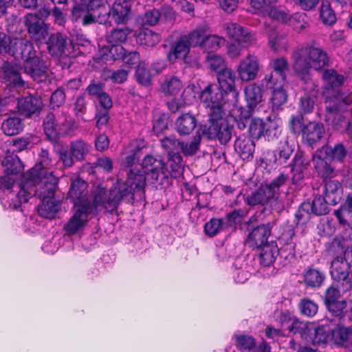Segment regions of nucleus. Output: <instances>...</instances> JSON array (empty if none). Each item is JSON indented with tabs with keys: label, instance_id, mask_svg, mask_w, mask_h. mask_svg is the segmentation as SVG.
I'll return each instance as SVG.
<instances>
[{
	"label": "nucleus",
	"instance_id": "nucleus-1",
	"mask_svg": "<svg viewBox=\"0 0 352 352\" xmlns=\"http://www.w3.org/2000/svg\"><path fill=\"white\" fill-rule=\"evenodd\" d=\"M28 179L26 173L23 175L19 191L16 195L12 193L14 186L13 180L9 177L0 179V190L7 192L8 199L2 198L1 204L5 208L17 210L22 203H26L33 196L40 199L50 198L54 195L58 183V178L52 172H40L39 176Z\"/></svg>",
	"mask_w": 352,
	"mask_h": 352
},
{
	"label": "nucleus",
	"instance_id": "nucleus-2",
	"mask_svg": "<svg viewBox=\"0 0 352 352\" xmlns=\"http://www.w3.org/2000/svg\"><path fill=\"white\" fill-rule=\"evenodd\" d=\"M145 186V175L139 169L131 168L126 181L117 180L109 191L99 185L94 191V201L107 212L113 213L122 199L142 200L144 197Z\"/></svg>",
	"mask_w": 352,
	"mask_h": 352
},
{
	"label": "nucleus",
	"instance_id": "nucleus-3",
	"mask_svg": "<svg viewBox=\"0 0 352 352\" xmlns=\"http://www.w3.org/2000/svg\"><path fill=\"white\" fill-rule=\"evenodd\" d=\"M324 86L322 94L324 97V104L327 115V122L331 119L333 130L338 132H351V123L348 119L342 117L338 113L345 111L348 106L352 104V96L346 94L340 91L344 84V77L336 70L325 69L322 74Z\"/></svg>",
	"mask_w": 352,
	"mask_h": 352
},
{
	"label": "nucleus",
	"instance_id": "nucleus-4",
	"mask_svg": "<svg viewBox=\"0 0 352 352\" xmlns=\"http://www.w3.org/2000/svg\"><path fill=\"white\" fill-rule=\"evenodd\" d=\"M199 99L210 111L208 122L201 123L196 132H230L233 126L230 124V118H226L224 116L226 111L231 116L235 114L238 106L236 103L232 104V98L226 96L217 85L209 84L200 92Z\"/></svg>",
	"mask_w": 352,
	"mask_h": 352
},
{
	"label": "nucleus",
	"instance_id": "nucleus-5",
	"mask_svg": "<svg viewBox=\"0 0 352 352\" xmlns=\"http://www.w3.org/2000/svg\"><path fill=\"white\" fill-rule=\"evenodd\" d=\"M88 184L80 179H76L72 182L68 192V197L74 204L71 210L72 215L65 223L63 230L67 235H74L81 232L87 223L98 213V208H104L98 205L94 201V191H92L93 203L88 197Z\"/></svg>",
	"mask_w": 352,
	"mask_h": 352
},
{
	"label": "nucleus",
	"instance_id": "nucleus-6",
	"mask_svg": "<svg viewBox=\"0 0 352 352\" xmlns=\"http://www.w3.org/2000/svg\"><path fill=\"white\" fill-rule=\"evenodd\" d=\"M293 69L294 72L305 79L309 80V71L322 70L329 65V58L325 51L316 43H307L297 47L292 53Z\"/></svg>",
	"mask_w": 352,
	"mask_h": 352
},
{
	"label": "nucleus",
	"instance_id": "nucleus-7",
	"mask_svg": "<svg viewBox=\"0 0 352 352\" xmlns=\"http://www.w3.org/2000/svg\"><path fill=\"white\" fill-rule=\"evenodd\" d=\"M16 43L20 48L14 51L15 58H21L24 60L23 68L27 74L35 81H42L45 78L47 66L45 63L36 55L32 43L26 39L19 40Z\"/></svg>",
	"mask_w": 352,
	"mask_h": 352
},
{
	"label": "nucleus",
	"instance_id": "nucleus-8",
	"mask_svg": "<svg viewBox=\"0 0 352 352\" xmlns=\"http://www.w3.org/2000/svg\"><path fill=\"white\" fill-rule=\"evenodd\" d=\"M28 144L29 140L27 138L14 139L12 141V145L15 150L12 152L7 150L4 155L1 157V164L7 175H16L23 170V165L19 157L14 154V151H21L25 149Z\"/></svg>",
	"mask_w": 352,
	"mask_h": 352
},
{
	"label": "nucleus",
	"instance_id": "nucleus-9",
	"mask_svg": "<svg viewBox=\"0 0 352 352\" xmlns=\"http://www.w3.org/2000/svg\"><path fill=\"white\" fill-rule=\"evenodd\" d=\"M252 111L243 112L241 107L236 108L235 114L230 118V124L233 126L230 132L234 130V124L240 131L244 130L248 126V132H265V122L258 118H250Z\"/></svg>",
	"mask_w": 352,
	"mask_h": 352
},
{
	"label": "nucleus",
	"instance_id": "nucleus-10",
	"mask_svg": "<svg viewBox=\"0 0 352 352\" xmlns=\"http://www.w3.org/2000/svg\"><path fill=\"white\" fill-rule=\"evenodd\" d=\"M329 146H322L313 154L312 162L317 175L323 179L336 176V168L328 157Z\"/></svg>",
	"mask_w": 352,
	"mask_h": 352
},
{
	"label": "nucleus",
	"instance_id": "nucleus-11",
	"mask_svg": "<svg viewBox=\"0 0 352 352\" xmlns=\"http://www.w3.org/2000/svg\"><path fill=\"white\" fill-rule=\"evenodd\" d=\"M347 253L344 254L346 257ZM350 267L344 257H337L331 265V275L338 283L342 284V290L347 292L352 288V276L350 274Z\"/></svg>",
	"mask_w": 352,
	"mask_h": 352
},
{
	"label": "nucleus",
	"instance_id": "nucleus-12",
	"mask_svg": "<svg viewBox=\"0 0 352 352\" xmlns=\"http://www.w3.org/2000/svg\"><path fill=\"white\" fill-rule=\"evenodd\" d=\"M72 19L82 25H89L96 22L100 24L107 23L106 14H102V10H91L90 8L76 4L72 10Z\"/></svg>",
	"mask_w": 352,
	"mask_h": 352
},
{
	"label": "nucleus",
	"instance_id": "nucleus-13",
	"mask_svg": "<svg viewBox=\"0 0 352 352\" xmlns=\"http://www.w3.org/2000/svg\"><path fill=\"white\" fill-rule=\"evenodd\" d=\"M256 133H241L234 142V149L243 160H249L252 158L254 152V142L253 138ZM257 139L263 138L270 140L272 133H256Z\"/></svg>",
	"mask_w": 352,
	"mask_h": 352
},
{
	"label": "nucleus",
	"instance_id": "nucleus-14",
	"mask_svg": "<svg viewBox=\"0 0 352 352\" xmlns=\"http://www.w3.org/2000/svg\"><path fill=\"white\" fill-rule=\"evenodd\" d=\"M144 174H146L155 182L162 184L164 179H168V174L165 170L164 163L160 159L152 155H146L142 162Z\"/></svg>",
	"mask_w": 352,
	"mask_h": 352
},
{
	"label": "nucleus",
	"instance_id": "nucleus-15",
	"mask_svg": "<svg viewBox=\"0 0 352 352\" xmlns=\"http://www.w3.org/2000/svg\"><path fill=\"white\" fill-rule=\"evenodd\" d=\"M25 25L33 40L40 43L46 42L47 27L38 14H28L25 17Z\"/></svg>",
	"mask_w": 352,
	"mask_h": 352
},
{
	"label": "nucleus",
	"instance_id": "nucleus-16",
	"mask_svg": "<svg viewBox=\"0 0 352 352\" xmlns=\"http://www.w3.org/2000/svg\"><path fill=\"white\" fill-rule=\"evenodd\" d=\"M331 343L346 349H352V329L340 321L331 319Z\"/></svg>",
	"mask_w": 352,
	"mask_h": 352
},
{
	"label": "nucleus",
	"instance_id": "nucleus-17",
	"mask_svg": "<svg viewBox=\"0 0 352 352\" xmlns=\"http://www.w3.org/2000/svg\"><path fill=\"white\" fill-rule=\"evenodd\" d=\"M235 73L231 69L226 68L217 72V86L222 90L226 96L232 98V104H234L238 101V92L235 88Z\"/></svg>",
	"mask_w": 352,
	"mask_h": 352
},
{
	"label": "nucleus",
	"instance_id": "nucleus-18",
	"mask_svg": "<svg viewBox=\"0 0 352 352\" xmlns=\"http://www.w3.org/2000/svg\"><path fill=\"white\" fill-rule=\"evenodd\" d=\"M103 10V14H106L107 21L109 16H111L116 23L122 24L129 19L131 5L128 0H116L108 12L104 8Z\"/></svg>",
	"mask_w": 352,
	"mask_h": 352
},
{
	"label": "nucleus",
	"instance_id": "nucleus-19",
	"mask_svg": "<svg viewBox=\"0 0 352 352\" xmlns=\"http://www.w3.org/2000/svg\"><path fill=\"white\" fill-rule=\"evenodd\" d=\"M271 234V228L269 224H263L253 228L248 235L245 243L248 246L254 249L261 248L268 241Z\"/></svg>",
	"mask_w": 352,
	"mask_h": 352
},
{
	"label": "nucleus",
	"instance_id": "nucleus-20",
	"mask_svg": "<svg viewBox=\"0 0 352 352\" xmlns=\"http://www.w3.org/2000/svg\"><path fill=\"white\" fill-rule=\"evenodd\" d=\"M310 161L301 151L296 153L289 164L292 174V183L299 184L305 178V173L309 166Z\"/></svg>",
	"mask_w": 352,
	"mask_h": 352
},
{
	"label": "nucleus",
	"instance_id": "nucleus-21",
	"mask_svg": "<svg viewBox=\"0 0 352 352\" xmlns=\"http://www.w3.org/2000/svg\"><path fill=\"white\" fill-rule=\"evenodd\" d=\"M42 104L41 98L32 94L17 98L18 111L27 118L38 113L41 110Z\"/></svg>",
	"mask_w": 352,
	"mask_h": 352
},
{
	"label": "nucleus",
	"instance_id": "nucleus-22",
	"mask_svg": "<svg viewBox=\"0 0 352 352\" xmlns=\"http://www.w3.org/2000/svg\"><path fill=\"white\" fill-rule=\"evenodd\" d=\"M331 319L322 320L317 327H313L309 342L316 346H324L331 343Z\"/></svg>",
	"mask_w": 352,
	"mask_h": 352
},
{
	"label": "nucleus",
	"instance_id": "nucleus-23",
	"mask_svg": "<svg viewBox=\"0 0 352 352\" xmlns=\"http://www.w3.org/2000/svg\"><path fill=\"white\" fill-rule=\"evenodd\" d=\"M259 65L256 56L248 55L238 66V73L243 81L254 80L258 72Z\"/></svg>",
	"mask_w": 352,
	"mask_h": 352
},
{
	"label": "nucleus",
	"instance_id": "nucleus-24",
	"mask_svg": "<svg viewBox=\"0 0 352 352\" xmlns=\"http://www.w3.org/2000/svg\"><path fill=\"white\" fill-rule=\"evenodd\" d=\"M292 132H322L323 124L318 122L305 124L301 114L292 116L289 122Z\"/></svg>",
	"mask_w": 352,
	"mask_h": 352
},
{
	"label": "nucleus",
	"instance_id": "nucleus-25",
	"mask_svg": "<svg viewBox=\"0 0 352 352\" xmlns=\"http://www.w3.org/2000/svg\"><path fill=\"white\" fill-rule=\"evenodd\" d=\"M146 148V144L143 139H138L131 141L126 148L124 164L127 167H131L139 161L144 153V149Z\"/></svg>",
	"mask_w": 352,
	"mask_h": 352
},
{
	"label": "nucleus",
	"instance_id": "nucleus-26",
	"mask_svg": "<svg viewBox=\"0 0 352 352\" xmlns=\"http://www.w3.org/2000/svg\"><path fill=\"white\" fill-rule=\"evenodd\" d=\"M47 45L49 53L57 57L65 55V47L67 43V36L57 33L52 34L45 42Z\"/></svg>",
	"mask_w": 352,
	"mask_h": 352
},
{
	"label": "nucleus",
	"instance_id": "nucleus-27",
	"mask_svg": "<svg viewBox=\"0 0 352 352\" xmlns=\"http://www.w3.org/2000/svg\"><path fill=\"white\" fill-rule=\"evenodd\" d=\"M61 204L53 197L41 199L38 207V214L46 219H54L60 210Z\"/></svg>",
	"mask_w": 352,
	"mask_h": 352
},
{
	"label": "nucleus",
	"instance_id": "nucleus-28",
	"mask_svg": "<svg viewBox=\"0 0 352 352\" xmlns=\"http://www.w3.org/2000/svg\"><path fill=\"white\" fill-rule=\"evenodd\" d=\"M334 214L340 224L352 228V192L347 195L345 202L335 210Z\"/></svg>",
	"mask_w": 352,
	"mask_h": 352
},
{
	"label": "nucleus",
	"instance_id": "nucleus-29",
	"mask_svg": "<svg viewBox=\"0 0 352 352\" xmlns=\"http://www.w3.org/2000/svg\"><path fill=\"white\" fill-rule=\"evenodd\" d=\"M324 197L330 205H336L342 199L343 190L341 184L337 180H329L324 186Z\"/></svg>",
	"mask_w": 352,
	"mask_h": 352
},
{
	"label": "nucleus",
	"instance_id": "nucleus-30",
	"mask_svg": "<svg viewBox=\"0 0 352 352\" xmlns=\"http://www.w3.org/2000/svg\"><path fill=\"white\" fill-rule=\"evenodd\" d=\"M259 250L260 263L263 266H270L278 256V248L276 242L270 241L265 245L258 248Z\"/></svg>",
	"mask_w": 352,
	"mask_h": 352
},
{
	"label": "nucleus",
	"instance_id": "nucleus-31",
	"mask_svg": "<svg viewBox=\"0 0 352 352\" xmlns=\"http://www.w3.org/2000/svg\"><path fill=\"white\" fill-rule=\"evenodd\" d=\"M190 52V46L185 38L182 35L177 41L172 43L170 50L168 54L170 62L174 63L177 59H184Z\"/></svg>",
	"mask_w": 352,
	"mask_h": 352
},
{
	"label": "nucleus",
	"instance_id": "nucleus-32",
	"mask_svg": "<svg viewBox=\"0 0 352 352\" xmlns=\"http://www.w3.org/2000/svg\"><path fill=\"white\" fill-rule=\"evenodd\" d=\"M226 32L238 43H248L251 41L252 35L248 29L244 28L236 23H228Z\"/></svg>",
	"mask_w": 352,
	"mask_h": 352
},
{
	"label": "nucleus",
	"instance_id": "nucleus-33",
	"mask_svg": "<svg viewBox=\"0 0 352 352\" xmlns=\"http://www.w3.org/2000/svg\"><path fill=\"white\" fill-rule=\"evenodd\" d=\"M244 92L248 111H252L256 105L262 100V89L259 85L252 83L245 87Z\"/></svg>",
	"mask_w": 352,
	"mask_h": 352
},
{
	"label": "nucleus",
	"instance_id": "nucleus-34",
	"mask_svg": "<svg viewBox=\"0 0 352 352\" xmlns=\"http://www.w3.org/2000/svg\"><path fill=\"white\" fill-rule=\"evenodd\" d=\"M3 80L8 86L11 88H21L24 86V81L22 80L20 73L16 69L10 65L6 64L3 67Z\"/></svg>",
	"mask_w": 352,
	"mask_h": 352
},
{
	"label": "nucleus",
	"instance_id": "nucleus-35",
	"mask_svg": "<svg viewBox=\"0 0 352 352\" xmlns=\"http://www.w3.org/2000/svg\"><path fill=\"white\" fill-rule=\"evenodd\" d=\"M289 177L283 173L279 174L276 177L273 179L265 187V190L270 195L272 199L280 201V188L283 187L288 181Z\"/></svg>",
	"mask_w": 352,
	"mask_h": 352
},
{
	"label": "nucleus",
	"instance_id": "nucleus-36",
	"mask_svg": "<svg viewBox=\"0 0 352 352\" xmlns=\"http://www.w3.org/2000/svg\"><path fill=\"white\" fill-rule=\"evenodd\" d=\"M137 43L146 47H153L161 40L158 33L148 28H143L135 34Z\"/></svg>",
	"mask_w": 352,
	"mask_h": 352
},
{
	"label": "nucleus",
	"instance_id": "nucleus-37",
	"mask_svg": "<svg viewBox=\"0 0 352 352\" xmlns=\"http://www.w3.org/2000/svg\"><path fill=\"white\" fill-rule=\"evenodd\" d=\"M208 30V27L206 24H200L197 25L194 30L187 34H184L183 36L185 38L190 47H199L201 49L204 38Z\"/></svg>",
	"mask_w": 352,
	"mask_h": 352
},
{
	"label": "nucleus",
	"instance_id": "nucleus-38",
	"mask_svg": "<svg viewBox=\"0 0 352 352\" xmlns=\"http://www.w3.org/2000/svg\"><path fill=\"white\" fill-rule=\"evenodd\" d=\"M314 326L298 320H295L289 327L290 332L294 335H299L302 340L307 342H309L312 334Z\"/></svg>",
	"mask_w": 352,
	"mask_h": 352
},
{
	"label": "nucleus",
	"instance_id": "nucleus-39",
	"mask_svg": "<svg viewBox=\"0 0 352 352\" xmlns=\"http://www.w3.org/2000/svg\"><path fill=\"white\" fill-rule=\"evenodd\" d=\"M51 166V160L49 157V153L42 150L40 153V160L33 168L26 173V178L31 179L33 177L39 176L40 172L48 171L47 168Z\"/></svg>",
	"mask_w": 352,
	"mask_h": 352
},
{
	"label": "nucleus",
	"instance_id": "nucleus-40",
	"mask_svg": "<svg viewBox=\"0 0 352 352\" xmlns=\"http://www.w3.org/2000/svg\"><path fill=\"white\" fill-rule=\"evenodd\" d=\"M232 274L236 283L243 284L250 277L251 273L249 267L240 260H236L232 267Z\"/></svg>",
	"mask_w": 352,
	"mask_h": 352
},
{
	"label": "nucleus",
	"instance_id": "nucleus-41",
	"mask_svg": "<svg viewBox=\"0 0 352 352\" xmlns=\"http://www.w3.org/2000/svg\"><path fill=\"white\" fill-rule=\"evenodd\" d=\"M200 124L197 126L196 118L190 113L182 115L175 122L177 132H192L197 127L198 131Z\"/></svg>",
	"mask_w": 352,
	"mask_h": 352
},
{
	"label": "nucleus",
	"instance_id": "nucleus-42",
	"mask_svg": "<svg viewBox=\"0 0 352 352\" xmlns=\"http://www.w3.org/2000/svg\"><path fill=\"white\" fill-rule=\"evenodd\" d=\"M124 48L122 45L109 43L100 51L102 59L105 61H114L122 59Z\"/></svg>",
	"mask_w": 352,
	"mask_h": 352
},
{
	"label": "nucleus",
	"instance_id": "nucleus-43",
	"mask_svg": "<svg viewBox=\"0 0 352 352\" xmlns=\"http://www.w3.org/2000/svg\"><path fill=\"white\" fill-rule=\"evenodd\" d=\"M287 25L296 32H300L308 27L309 17L304 12L294 13L289 15Z\"/></svg>",
	"mask_w": 352,
	"mask_h": 352
},
{
	"label": "nucleus",
	"instance_id": "nucleus-44",
	"mask_svg": "<svg viewBox=\"0 0 352 352\" xmlns=\"http://www.w3.org/2000/svg\"><path fill=\"white\" fill-rule=\"evenodd\" d=\"M273 72H270V76L267 77V79L273 78V76L278 78L277 80L285 81L286 78L285 72L288 69V63L286 58L280 57L274 59L272 63Z\"/></svg>",
	"mask_w": 352,
	"mask_h": 352
},
{
	"label": "nucleus",
	"instance_id": "nucleus-45",
	"mask_svg": "<svg viewBox=\"0 0 352 352\" xmlns=\"http://www.w3.org/2000/svg\"><path fill=\"white\" fill-rule=\"evenodd\" d=\"M19 40H25L22 38H14L11 39L4 32H0V54L3 53H8L15 56L14 51L20 47L16 45V41Z\"/></svg>",
	"mask_w": 352,
	"mask_h": 352
},
{
	"label": "nucleus",
	"instance_id": "nucleus-46",
	"mask_svg": "<svg viewBox=\"0 0 352 352\" xmlns=\"http://www.w3.org/2000/svg\"><path fill=\"white\" fill-rule=\"evenodd\" d=\"M183 87L182 82L175 76L166 78L161 85V89L166 95H177Z\"/></svg>",
	"mask_w": 352,
	"mask_h": 352
},
{
	"label": "nucleus",
	"instance_id": "nucleus-47",
	"mask_svg": "<svg viewBox=\"0 0 352 352\" xmlns=\"http://www.w3.org/2000/svg\"><path fill=\"white\" fill-rule=\"evenodd\" d=\"M225 39L222 36L216 34H206L204 38L201 49L206 51L208 54L210 52L217 50L221 45H223Z\"/></svg>",
	"mask_w": 352,
	"mask_h": 352
},
{
	"label": "nucleus",
	"instance_id": "nucleus-48",
	"mask_svg": "<svg viewBox=\"0 0 352 352\" xmlns=\"http://www.w3.org/2000/svg\"><path fill=\"white\" fill-rule=\"evenodd\" d=\"M270 199H272L270 195L265 189H259L251 195H248L245 199L246 204L250 206L257 205H264Z\"/></svg>",
	"mask_w": 352,
	"mask_h": 352
},
{
	"label": "nucleus",
	"instance_id": "nucleus-49",
	"mask_svg": "<svg viewBox=\"0 0 352 352\" xmlns=\"http://www.w3.org/2000/svg\"><path fill=\"white\" fill-rule=\"evenodd\" d=\"M324 280V274L316 269H309L304 276L305 284L311 287H320Z\"/></svg>",
	"mask_w": 352,
	"mask_h": 352
},
{
	"label": "nucleus",
	"instance_id": "nucleus-50",
	"mask_svg": "<svg viewBox=\"0 0 352 352\" xmlns=\"http://www.w3.org/2000/svg\"><path fill=\"white\" fill-rule=\"evenodd\" d=\"M168 166L170 168L169 173L173 178H178L184 171L183 160L181 155L178 153L169 155Z\"/></svg>",
	"mask_w": 352,
	"mask_h": 352
},
{
	"label": "nucleus",
	"instance_id": "nucleus-51",
	"mask_svg": "<svg viewBox=\"0 0 352 352\" xmlns=\"http://www.w3.org/2000/svg\"><path fill=\"white\" fill-rule=\"evenodd\" d=\"M233 339L236 348L242 352H249L255 341L253 336L248 334H235Z\"/></svg>",
	"mask_w": 352,
	"mask_h": 352
},
{
	"label": "nucleus",
	"instance_id": "nucleus-52",
	"mask_svg": "<svg viewBox=\"0 0 352 352\" xmlns=\"http://www.w3.org/2000/svg\"><path fill=\"white\" fill-rule=\"evenodd\" d=\"M329 204L330 205V203L327 201L324 197H322L320 195H317L314 197L311 204H309V207H311V210L313 214L318 216H321L328 213Z\"/></svg>",
	"mask_w": 352,
	"mask_h": 352
},
{
	"label": "nucleus",
	"instance_id": "nucleus-53",
	"mask_svg": "<svg viewBox=\"0 0 352 352\" xmlns=\"http://www.w3.org/2000/svg\"><path fill=\"white\" fill-rule=\"evenodd\" d=\"M131 30L128 28H119L113 29L107 36V39L109 43H115L120 45L124 43Z\"/></svg>",
	"mask_w": 352,
	"mask_h": 352
},
{
	"label": "nucleus",
	"instance_id": "nucleus-54",
	"mask_svg": "<svg viewBox=\"0 0 352 352\" xmlns=\"http://www.w3.org/2000/svg\"><path fill=\"white\" fill-rule=\"evenodd\" d=\"M200 142V133H197L190 142H180L179 148L184 155L192 156L199 150Z\"/></svg>",
	"mask_w": 352,
	"mask_h": 352
},
{
	"label": "nucleus",
	"instance_id": "nucleus-55",
	"mask_svg": "<svg viewBox=\"0 0 352 352\" xmlns=\"http://www.w3.org/2000/svg\"><path fill=\"white\" fill-rule=\"evenodd\" d=\"M23 120L15 115L8 117L1 124V129L3 132L10 131L21 132L23 131Z\"/></svg>",
	"mask_w": 352,
	"mask_h": 352
},
{
	"label": "nucleus",
	"instance_id": "nucleus-56",
	"mask_svg": "<svg viewBox=\"0 0 352 352\" xmlns=\"http://www.w3.org/2000/svg\"><path fill=\"white\" fill-rule=\"evenodd\" d=\"M153 132H164L169 129L171 125L170 118L167 113L155 114L153 121Z\"/></svg>",
	"mask_w": 352,
	"mask_h": 352
},
{
	"label": "nucleus",
	"instance_id": "nucleus-57",
	"mask_svg": "<svg viewBox=\"0 0 352 352\" xmlns=\"http://www.w3.org/2000/svg\"><path fill=\"white\" fill-rule=\"evenodd\" d=\"M272 94L270 98L272 107L273 110H278L283 104H284L287 99L286 91L283 86L280 88H276L272 90Z\"/></svg>",
	"mask_w": 352,
	"mask_h": 352
},
{
	"label": "nucleus",
	"instance_id": "nucleus-58",
	"mask_svg": "<svg viewBox=\"0 0 352 352\" xmlns=\"http://www.w3.org/2000/svg\"><path fill=\"white\" fill-rule=\"evenodd\" d=\"M326 305L334 317L333 319L338 320V321L343 319L345 316L344 310L346 307V302L344 300L333 301V302L327 304Z\"/></svg>",
	"mask_w": 352,
	"mask_h": 352
},
{
	"label": "nucleus",
	"instance_id": "nucleus-59",
	"mask_svg": "<svg viewBox=\"0 0 352 352\" xmlns=\"http://www.w3.org/2000/svg\"><path fill=\"white\" fill-rule=\"evenodd\" d=\"M320 16L322 21L327 25H332L336 21L335 12L328 1L322 2L320 7Z\"/></svg>",
	"mask_w": 352,
	"mask_h": 352
},
{
	"label": "nucleus",
	"instance_id": "nucleus-60",
	"mask_svg": "<svg viewBox=\"0 0 352 352\" xmlns=\"http://www.w3.org/2000/svg\"><path fill=\"white\" fill-rule=\"evenodd\" d=\"M223 228V220L222 219L212 218L208 221L204 226L206 234L213 237L219 233Z\"/></svg>",
	"mask_w": 352,
	"mask_h": 352
},
{
	"label": "nucleus",
	"instance_id": "nucleus-61",
	"mask_svg": "<svg viewBox=\"0 0 352 352\" xmlns=\"http://www.w3.org/2000/svg\"><path fill=\"white\" fill-rule=\"evenodd\" d=\"M304 142L311 148L322 146H328L325 139H323L321 133H302Z\"/></svg>",
	"mask_w": 352,
	"mask_h": 352
},
{
	"label": "nucleus",
	"instance_id": "nucleus-62",
	"mask_svg": "<svg viewBox=\"0 0 352 352\" xmlns=\"http://www.w3.org/2000/svg\"><path fill=\"white\" fill-rule=\"evenodd\" d=\"M294 235V232L292 230L283 234L279 239V243L282 246L278 248V250L295 254V243L292 241Z\"/></svg>",
	"mask_w": 352,
	"mask_h": 352
},
{
	"label": "nucleus",
	"instance_id": "nucleus-63",
	"mask_svg": "<svg viewBox=\"0 0 352 352\" xmlns=\"http://www.w3.org/2000/svg\"><path fill=\"white\" fill-rule=\"evenodd\" d=\"M199 94L200 92L197 86L193 84L188 85L182 94L183 103L186 105L192 104L196 101L197 96Z\"/></svg>",
	"mask_w": 352,
	"mask_h": 352
},
{
	"label": "nucleus",
	"instance_id": "nucleus-64",
	"mask_svg": "<svg viewBox=\"0 0 352 352\" xmlns=\"http://www.w3.org/2000/svg\"><path fill=\"white\" fill-rule=\"evenodd\" d=\"M70 151L76 160H80L89 151V145L83 141L78 140L72 144Z\"/></svg>",
	"mask_w": 352,
	"mask_h": 352
}]
</instances>
